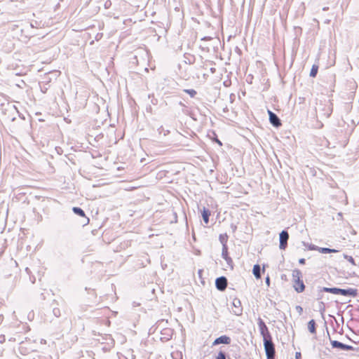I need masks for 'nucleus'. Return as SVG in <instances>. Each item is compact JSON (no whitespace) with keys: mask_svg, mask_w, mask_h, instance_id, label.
<instances>
[{"mask_svg":"<svg viewBox=\"0 0 359 359\" xmlns=\"http://www.w3.org/2000/svg\"><path fill=\"white\" fill-rule=\"evenodd\" d=\"M320 292H330L334 294H341L343 296H352L355 297L357 294V290L355 289H341L337 287H323Z\"/></svg>","mask_w":359,"mask_h":359,"instance_id":"f257e3e1","label":"nucleus"},{"mask_svg":"<svg viewBox=\"0 0 359 359\" xmlns=\"http://www.w3.org/2000/svg\"><path fill=\"white\" fill-rule=\"evenodd\" d=\"M263 341L266 358H274L276 351L274 344L272 341V338L264 339Z\"/></svg>","mask_w":359,"mask_h":359,"instance_id":"f03ea898","label":"nucleus"},{"mask_svg":"<svg viewBox=\"0 0 359 359\" xmlns=\"http://www.w3.org/2000/svg\"><path fill=\"white\" fill-rule=\"evenodd\" d=\"M257 324L259 328L260 334L263 337V340L271 338L269 329L262 318H258Z\"/></svg>","mask_w":359,"mask_h":359,"instance_id":"7ed1b4c3","label":"nucleus"},{"mask_svg":"<svg viewBox=\"0 0 359 359\" xmlns=\"http://www.w3.org/2000/svg\"><path fill=\"white\" fill-rule=\"evenodd\" d=\"M231 312L236 316H241L243 313V307L241 302L238 298H234L232 301V307L231 309Z\"/></svg>","mask_w":359,"mask_h":359,"instance_id":"20e7f679","label":"nucleus"},{"mask_svg":"<svg viewBox=\"0 0 359 359\" xmlns=\"http://www.w3.org/2000/svg\"><path fill=\"white\" fill-rule=\"evenodd\" d=\"M288 238H289V234H288L287 231L285 230L282 231L279 236V239H280L279 248H280V249H281V250L285 249V248L287 247Z\"/></svg>","mask_w":359,"mask_h":359,"instance_id":"39448f33","label":"nucleus"},{"mask_svg":"<svg viewBox=\"0 0 359 359\" xmlns=\"http://www.w3.org/2000/svg\"><path fill=\"white\" fill-rule=\"evenodd\" d=\"M215 285L217 290L224 291L227 286V279L224 276L217 278L215 280Z\"/></svg>","mask_w":359,"mask_h":359,"instance_id":"423d86ee","label":"nucleus"},{"mask_svg":"<svg viewBox=\"0 0 359 359\" xmlns=\"http://www.w3.org/2000/svg\"><path fill=\"white\" fill-rule=\"evenodd\" d=\"M331 345L332 348H339L344 351H352L353 349L352 346L344 344L336 340L331 341Z\"/></svg>","mask_w":359,"mask_h":359,"instance_id":"0eeeda50","label":"nucleus"},{"mask_svg":"<svg viewBox=\"0 0 359 359\" xmlns=\"http://www.w3.org/2000/svg\"><path fill=\"white\" fill-rule=\"evenodd\" d=\"M270 123L275 127H278L281 125V122L278 116L270 110H268Z\"/></svg>","mask_w":359,"mask_h":359,"instance_id":"6e6552de","label":"nucleus"},{"mask_svg":"<svg viewBox=\"0 0 359 359\" xmlns=\"http://www.w3.org/2000/svg\"><path fill=\"white\" fill-rule=\"evenodd\" d=\"M230 342H231L230 337H229L226 335H222V336L215 339V340L213 342V345L215 346V345H218L220 344H230Z\"/></svg>","mask_w":359,"mask_h":359,"instance_id":"1a4fd4ad","label":"nucleus"},{"mask_svg":"<svg viewBox=\"0 0 359 359\" xmlns=\"http://www.w3.org/2000/svg\"><path fill=\"white\" fill-rule=\"evenodd\" d=\"M294 289L298 293L302 292L305 289V285L302 279L294 281Z\"/></svg>","mask_w":359,"mask_h":359,"instance_id":"9d476101","label":"nucleus"},{"mask_svg":"<svg viewBox=\"0 0 359 359\" xmlns=\"http://www.w3.org/2000/svg\"><path fill=\"white\" fill-rule=\"evenodd\" d=\"M222 257L225 259L228 265L231 266L233 261L228 255V248L226 245H224V248H222Z\"/></svg>","mask_w":359,"mask_h":359,"instance_id":"9b49d317","label":"nucleus"},{"mask_svg":"<svg viewBox=\"0 0 359 359\" xmlns=\"http://www.w3.org/2000/svg\"><path fill=\"white\" fill-rule=\"evenodd\" d=\"M311 250H317L320 253L326 254V253H332V252H337L338 250L335 249H331L328 248H320L318 246H313L311 248Z\"/></svg>","mask_w":359,"mask_h":359,"instance_id":"f8f14e48","label":"nucleus"},{"mask_svg":"<svg viewBox=\"0 0 359 359\" xmlns=\"http://www.w3.org/2000/svg\"><path fill=\"white\" fill-rule=\"evenodd\" d=\"M210 215V211L208 209H206L205 208H203V210L202 211V217L203 219L204 222L208 224L209 222V217Z\"/></svg>","mask_w":359,"mask_h":359,"instance_id":"ddd939ff","label":"nucleus"},{"mask_svg":"<svg viewBox=\"0 0 359 359\" xmlns=\"http://www.w3.org/2000/svg\"><path fill=\"white\" fill-rule=\"evenodd\" d=\"M252 273L257 279L261 278V267L259 264H255L253 266Z\"/></svg>","mask_w":359,"mask_h":359,"instance_id":"4468645a","label":"nucleus"},{"mask_svg":"<svg viewBox=\"0 0 359 359\" xmlns=\"http://www.w3.org/2000/svg\"><path fill=\"white\" fill-rule=\"evenodd\" d=\"M316 324L314 320H311L308 323V330L311 334H316Z\"/></svg>","mask_w":359,"mask_h":359,"instance_id":"2eb2a0df","label":"nucleus"},{"mask_svg":"<svg viewBox=\"0 0 359 359\" xmlns=\"http://www.w3.org/2000/svg\"><path fill=\"white\" fill-rule=\"evenodd\" d=\"M292 276L293 282L297 280H300L302 277V272L299 269H294L292 271Z\"/></svg>","mask_w":359,"mask_h":359,"instance_id":"dca6fc26","label":"nucleus"},{"mask_svg":"<svg viewBox=\"0 0 359 359\" xmlns=\"http://www.w3.org/2000/svg\"><path fill=\"white\" fill-rule=\"evenodd\" d=\"M72 210H73V212L76 215H79L81 217H85L86 216L84 211L81 208H80L79 207H74L72 208Z\"/></svg>","mask_w":359,"mask_h":359,"instance_id":"f3484780","label":"nucleus"},{"mask_svg":"<svg viewBox=\"0 0 359 359\" xmlns=\"http://www.w3.org/2000/svg\"><path fill=\"white\" fill-rule=\"evenodd\" d=\"M318 310H319L320 313H321V315L323 316L325 311V306L323 302H320L318 303Z\"/></svg>","mask_w":359,"mask_h":359,"instance_id":"a211bd4d","label":"nucleus"},{"mask_svg":"<svg viewBox=\"0 0 359 359\" xmlns=\"http://www.w3.org/2000/svg\"><path fill=\"white\" fill-rule=\"evenodd\" d=\"M318 66L313 65L311 72H310V76L311 77H315L316 76L317 72H318Z\"/></svg>","mask_w":359,"mask_h":359,"instance_id":"6ab92c4d","label":"nucleus"},{"mask_svg":"<svg viewBox=\"0 0 359 359\" xmlns=\"http://www.w3.org/2000/svg\"><path fill=\"white\" fill-rule=\"evenodd\" d=\"M219 241L222 244V248H224V245H226L227 241V236L226 235H220L219 236Z\"/></svg>","mask_w":359,"mask_h":359,"instance_id":"aec40b11","label":"nucleus"},{"mask_svg":"<svg viewBox=\"0 0 359 359\" xmlns=\"http://www.w3.org/2000/svg\"><path fill=\"white\" fill-rule=\"evenodd\" d=\"M53 314L55 317L58 318L61 315V312L59 308L54 307L53 308Z\"/></svg>","mask_w":359,"mask_h":359,"instance_id":"412c9836","label":"nucleus"},{"mask_svg":"<svg viewBox=\"0 0 359 359\" xmlns=\"http://www.w3.org/2000/svg\"><path fill=\"white\" fill-rule=\"evenodd\" d=\"M158 132L159 134L163 133L164 136H165L166 135H168L169 133V130H165L163 126H161L160 128H158Z\"/></svg>","mask_w":359,"mask_h":359,"instance_id":"4be33fe9","label":"nucleus"},{"mask_svg":"<svg viewBox=\"0 0 359 359\" xmlns=\"http://www.w3.org/2000/svg\"><path fill=\"white\" fill-rule=\"evenodd\" d=\"M344 257L347 259L350 263H351L353 265H355L354 259L351 256H348L347 255H344Z\"/></svg>","mask_w":359,"mask_h":359,"instance_id":"5701e85b","label":"nucleus"},{"mask_svg":"<svg viewBox=\"0 0 359 359\" xmlns=\"http://www.w3.org/2000/svg\"><path fill=\"white\" fill-rule=\"evenodd\" d=\"M187 93H188L191 97H194L196 94V90L194 89H187L184 90Z\"/></svg>","mask_w":359,"mask_h":359,"instance_id":"b1692460","label":"nucleus"},{"mask_svg":"<svg viewBox=\"0 0 359 359\" xmlns=\"http://www.w3.org/2000/svg\"><path fill=\"white\" fill-rule=\"evenodd\" d=\"M217 359H226V354L225 353L222 352V351H220L217 358Z\"/></svg>","mask_w":359,"mask_h":359,"instance_id":"393cba45","label":"nucleus"},{"mask_svg":"<svg viewBox=\"0 0 359 359\" xmlns=\"http://www.w3.org/2000/svg\"><path fill=\"white\" fill-rule=\"evenodd\" d=\"M295 309L299 315L303 313V308L301 306H296Z\"/></svg>","mask_w":359,"mask_h":359,"instance_id":"a878e982","label":"nucleus"},{"mask_svg":"<svg viewBox=\"0 0 359 359\" xmlns=\"http://www.w3.org/2000/svg\"><path fill=\"white\" fill-rule=\"evenodd\" d=\"M265 283L268 287L270 286V278L269 276L266 278Z\"/></svg>","mask_w":359,"mask_h":359,"instance_id":"bb28decb","label":"nucleus"},{"mask_svg":"<svg viewBox=\"0 0 359 359\" xmlns=\"http://www.w3.org/2000/svg\"><path fill=\"white\" fill-rule=\"evenodd\" d=\"M295 359H301V353L300 352H296Z\"/></svg>","mask_w":359,"mask_h":359,"instance_id":"cd10ccee","label":"nucleus"},{"mask_svg":"<svg viewBox=\"0 0 359 359\" xmlns=\"http://www.w3.org/2000/svg\"><path fill=\"white\" fill-rule=\"evenodd\" d=\"M305 261H306L305 259L302 258L299 260V263L301 264H305Z\"/></svg>","mask_w":359,"mask_h":359,"instance_id":"c85d7f7f","label":"nucleus"},{"mask_svg":"<svg viewBox=\"0 0 359 359\" xmlns=\"http://www.w3.org/2000/svg\"><path fill=\"white\" fill-rule=\"evenodd\" d=\"M110 4H111V3H110V2H109V3H108V2H106V3H105V4H104L105 8H109V5H110Z\"/></svg>","mask_w":359,"mask_h":359,"instance_id":"c756f323","label":"nucleus"},{"mask_svg":"<svg viewBox=\"0 0 359 359\" xmlns=\"http://www.w3.org/2000/svg\"><path fill=\"white\" fill-rule=\"evenodd\" d=\"M328 9H329V8L327 6L323 8V11H328Z\"/></svg>","mask_w":359,"mask_h":359,"instance_id":"7c9ffc66","label":"nucleus"},{"mask_svg":"<svg viewBox=\"0 0 359 359\" xmlns=\"http://www.w3.org/2000/svg\"><path fill=\"white\" fill-rule=\"evenodd\" d=\"M25 271H26L27 273H29V268H26Z\"/></svg>","mask_w":359,"mask_h":359,"instance_id":"2f4dec72","label":"nucleus"},{"mask_svg":"<svg viewBox=\"0 0 359 359\" xmlns=\"http://www.w3.org/2000/svg\"><path fill=\"white\" fill-rule=\"evenodd\" d=\"M215 68H211V72H215Z\"/></svg>","mask_w":359,"mask_h":359,"instance_id":"473e14b6","label":"nucleus"},{"mask_svg":"<svg viewBox=\"0 0 359 359\" xmlns=\"http://www.w3.org/2000/svg\"><path fill=\"white\" fill-rule=\"evenodd\" d=\"M322 298L321 295H318V299H320Z\"/></svg>","mask_w":359,"mask_h":359,"instance_id":"72a5a7b5","label":"nucleus"},{"mask_svg":"<svg viewBox=\"0 0 359 359\" xmlns=\"http://www.w3.org/2000/svg\"><path fill=\"white\" fill-rule=\"evenodd\" d=\"M339 217H341L342 214L341 212L338 213Z\"/></svg>","mask_w":359,"mask_h":359,"instance_id":"f704fd0d","label":"nucleus"},{"mask_svg":"<svg viewBox=\"0 0 359 359\" xmlns=\"http://www.w3.org/2000/svg\"><path fill=\"white\" fill-rule=\"evenodd\" d=\"M217 142H218L220 145L222 144V143H221V142H220V141L217 140Z\"/></svg>","mask_w":359,"mask_h":359,"instance_id":"c9c22d12","label":"nucleus"},{"mask_svg":"<svg viewBox=\"0 0 359 359\" xmlns=\"http://www.w3.org/2000/svg\"><path fill=\"white\" fill-rule=\"evenodd\" d=\"M326 22V23H329V22H330V20H326V22Z\"/></svg>","mask_w":359,"mask_h":359,"instance_id":"e433bc0d","label":"nucleus"},{"mask_svg":"<svg viewBox=\"0 0 359 359\" xmlns=\"http://www.w3.org/2000/svg\"><path fill=\"white\" fill-rule=\"evenodd\" d=\"M267 359H274V358H266Z\"/></svg>","mask_w":359,"mask_h":359,"instance_id":"4c0bfd02","label":"nucleus"}]
</instances>
